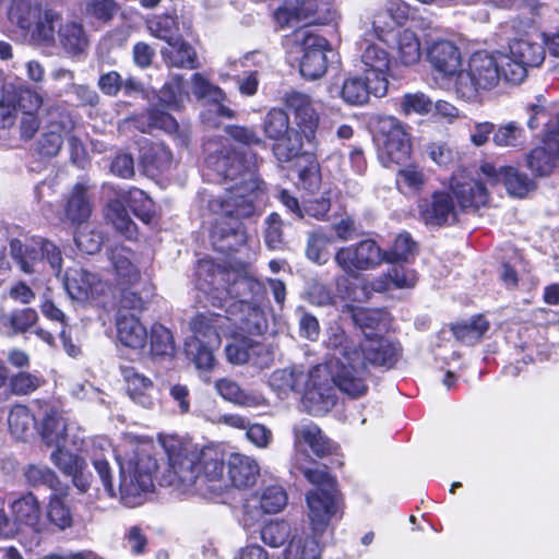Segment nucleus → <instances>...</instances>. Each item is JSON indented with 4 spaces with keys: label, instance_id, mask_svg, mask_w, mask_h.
<instances>
[{
    "label": "nucleus",
    "instance_id": "obj_1",
    "mask_svg": "<svg viewBox=\"0 0 559 559\" xmlns=\"http://www.w3.org/2000/svg\"><path fill=\"white\" fill-rule=\"evenodd\" d=\"M204 176L226 185L224 197L210 202L211 210L221 212L212 226V245L221 252L236 251L248 240L242 219L255 215L257 201L263 193L258 176L261 159L250 151L236 153L214 140L204 144Z\"/></svg>",
    "mask_w": 559,
    "mask_h": 559
},
{
    "label": "nucleus",
    "instance_id": "obj_2",
    "mask_svg": "<svg viewBox=\"0 0 559 559\" xmlns=\"http://www.w3.org/2000/svg\"><path fill=\"white\" fill-rule=\"evenodd\" d=\"M323 344L332 355V370L338 389L353 399L361 397L368 391L369 365L392 368L402 350L388 337L379 335L361 340L347 334L338 324L326 329Z\"/></svg>",
    "mask_w": 559,
    "mask_h": 559
},
{
    "label": "nucleus",
    "instance_id": "obj_3",
    "mask_svg": "<svg viewBox=\"0 0 559 559\" xmlns=\"http://www.w3.org/2000/svg\"><path fill=\"white\" fill-rule=\"evenodd\" d=\"M119 490L116 492L109 463L105 459H94L93 465L99 475L105 490L111 498L119 496L126 507H135L143 502L146 493L154 488V475L157 461L154 445L150 441H127L124 453L119 454Z\"/></svg>",
    "mask_w": 559,
    "mask_h": 559
},
{
    "label": "nucleus",
    "instance_id": "obj_4",
    "mask_svg": "<svg viewBox=\"0 0 559 559\" xmlns=\"http://www.w3.org/2000/svg\"><path fill=\"white\" fill-rule=\"evenodd\" d=\"M246 309L249 311L248 317L205 312L197 314L190 321L192 335L187 338L185 350L199 370L210 371L214 367V350L221 346L222 336L239 332L263 333L265 321L260 310L249 306Z\"/></svg>",
    "mask_w": 559,
    "mask_h": 559
},
{
    "label": "nucleus",
    "instance_id": "obj_5",
    "mask_svg": "<svg viewBox=\"0 0 559 559\" xmlns=\"http://www.w3.org/2000/svg\"><path fill=\"white\" fill-rule=\"evenodd\" d=\"M304 461L306 455L296 454L295 467L302 473L305 478L313 485V488L306 495L308 516L314 537L296 536L297 538L317 540V536L325 533L343 515V499L336 485V480L330 475L326 467H308ZM321 550V547H319Z\"/></svg>",
    "mask_w": 559,
    "mask_h": 559
},
{
    "label": "nucleus",
    "instance_id": "obj_6",
    "mask_svg": "<svg viewBox=\"0 0 559 559\" xmlns=\"http://www.w3.org/2000/svg\"><path fill=\"white\" fill-rule=\"evenodd\" d=\"M509 58L501 51H476L469 56L452 80L451 93L460 100L481 103L484 95L499 85L503 78Z\"/></svg>",
    "mask_w": 559,
    "mask_h": 559
},
{
    "label": "nucleus",
    "instance_id": "obj_7",
    "mask_svg": "<svg viewBox=\"0 0 559 559\" xmlns=\"http://www.w3.org/2000/svg\"><path fill=\"white\" fill-rule=\"evenodd\" d=\"M213 305L228 314L248 317L247 306L258 308L266 322L262 302L265 298L263 285L251 276L218 271L213 275Z\"/></svg>",
    "mask_w": 559,
    "mask_h": 559
},
{
    "label": "nucleus",
    "instance_id": "obj_8",
    "mask_svg": "<svg viewBox=\"0 0 559 559\" xmlns=\"http://www.w3.org/2000/svg\"><path fill=\"white\" fill-rule=\"evenodd\" d=\"M8 19L33 43L51 45L55 41L56 25L62 20V14L46 0H12L8 8Z\"/></svg>",
    "mask_w": 559,
    "mask_h": 559
},
{
    "label": "nucleus",
    "instance_id": "obj_9",
    "mask_svg": "<svg viewBox=\"0 0 559 559\" xmlns=\"http://www.w3.org/2000/svg\"><path fill=\"white\" fill-rule=\"evenodd\" d=\"M160 443L168 460V467L162 476V485L175 487L182 492H195L202 450L175 436L162 437Z\"/></svg>",
    "mask_w": 559,
    "mask_h": 559
},
{
    "label": "nucleus",
    "instance_id": "obj_10",
    "mask_svg": "<svg viewBox=\"0 0 559 559\" xmlns=\"http://www.w3.org/2000/svg\"><path fill=\"white\" fill-rule=\"evenodd\" d=\"M9 254L19 270L27 275L41 274L48 265L52 275L62 271V253L50 240L41 237L13 238L9 243Z\"/></svg>",
    "mask_w": 559,
    "mask_h": 559
},
{
    "label": "nucleus",
    "instance_id": "obj_11",
    "mask_svg": "<svg viewBox=\"0 0 559 559\" xmlns=\"http://www.w3.org/2000/svg\"><path fill=\"white\" fill-rule=\"evenodd\" d=\"M510 27L515 29L513 24ZM514 35L519 37L510 38L509 55H506L509 58L507 61L509 70L503 74L506 81L519 84L526 78L527 67H539L543 63L545 47L543 36L537 32L514 31Z\"/></svg>",
    "mask_w": 559,
    "mask_h": 559
},
{
    "label": "nucleus",
    "instance_id": "obj_12",
    "mask_svg": "<svg viewBox=\"0 0 559 559\" xmlns=\"http://www.w3.org/2000/svg\"><path fill=\"white\" fill-rule=\"evenodd\" d=\"M335 386L338 388L332 370V358L323 365L313 367L304 383L302 406L313 415L321 416L333 408L337 396Z\"/></svg>",
    "mask_w": 559,
    "mask_h": 559
},
{
    "label": "nucleus",
    "instance_id": "obj_13",
    "mask_svg": "<svg viewBox=\"0 0 559 559\" xmlns=\"http://www.w3.org/2000/svg\"><path fill=\"white\" fill-rule=\"evenodd\" d=\"M264 135L273 141L272 151L280 163H287L297 157L302 148L301 138L290 128L288 114L281 108L270 109L263 118Z\"/></svg>",
    "mask_w": 559,
    "mask_h": 559
},
{
    "label": "nucleus",
    "instance_id": "obj_14",
    "mask_svg": "<svg viewBox=\"0 0 559 559\" xmlns=\"http://www.w3.org/2000/svg\"><path fill=\"white\" fill-rule=\"evenodd\" d=\"M334 19L332 0H286L274 12V21L281 27L306 25H324Z\"/></svg>",
    "mask_w": 559,
    "mask_h": 559
},
{
    "label": "nucleus",
    "instance_id": "obj_15",
    "mask_svg": "<svg viewBox=\"0 0 559 559\" xmlns=\"http://www.w3.org/2000/svg\"><path fill=\"white\" fill-rule=\"evenodd\" d=\"M379 158L385 167L406 162L411 155V138L403 123L394 117L379 120Z\"/></svg>",
    "mask_w": 559,
    "mask_h": 559
},
{
    "label": "nucleus",
    "instance_id": "obj_16",
    "mask_svg": "<svg viewBox=\"0 0 559 559\" xmlns=\"http://www.w3.org/2000/svg\"><path fill=\"white\" fill-rule=\"evenodd\" d=\"M337 266L348 276L373 270L384 261L383 250L374 240L365 239L340 248L334 255Z\"/></svg>",
    "mask_w": 559,
    "mask_h": 559
},
{
    "label": "nucleus",
    "instance_id": "obj_17",
    "mask_svg": "<svg viewBox=\"0 0 559 559\" xmlns=\"http://www.w3.org/2000/svg\"><path fill=\"white\" fill-rule=\"evenodd\" d=\"M295 36L302 50L300 60L301 75L308 80L321 78L328 68L325 55L330 50L328 40L309 29H299Z\"/></svg>",
    "mask_w": 559,
    "mask_h": 559
},
{
    "label": "nucleus",
    "instance_id": "obj_18",
    "mask_svg": "<svg viewBox=\"0 0 559 559\" xmlns=\"http://www.w3.org/2000/svg\"><path fill=\"white\" fill-rule=\"evenodd\" d=\"M427 59L440 74L442 86L451 92L452 80L459 75L463 67L459 47L451 40H435L427 48Z\"/></svg>",
    "mask_w": 559,
    "mask_h": 559
},
{
    "label": "nucleus",
    "instance_id": "obj_19",
    "mask_svg": "<svg viewBox=\"0 0 559 559\" xmlns=\"http://www.w3.org/2000/svg\"><path fill=\"white\" fill-rule=\"evenodd\" d=\"M43 104V96L29 85L3 86L0 93V115L3 118V126L13 123V115L16 108L22 110L23 114L36 112Z\"/></svg>",
    "mask_w": 559,
    "mask_h": 559
},
{
    "label": "nucleus",
    "instance_id": "obj_20",
    "mask_svg": "<svg viewBox=\"0 0 559 559\" xmlns=\"http://www.w3.org/2000/svg\"><path fill=\"white\" fill-rule=\"evenodd\" d=\"M40 435L47 445L71 444L80 449L84 443V435L80 427L73 421H68L56 411L45 415Z\"/></svg>",
    "mask_w": 559,
    "mask_h": 559
},
{
    "label": "nucleus",
    "instance_id": "obj_21",
    "mask_svg": "<svg viewBox=\"0 0 559 559\" xmlns=\"http://www.w3.org/2000/svg\"><path fill=\"white\" fill-rule=\"evenodd\" d=\"M460 211L452 194L447 191L435 192L430 199H423L418 203L420 218L430 226L454 224Z\"/></svg>",
    "mask_w": 559,
    "mask_h": 559
},
{
    "label": "nucleus",
    "instance_id": "obj_22",
    "mask_svg": "<svg viewBox=\"0 0 559 559\" xmlns=\"http://www.w3.org/2000/svg\"><path fill=\"white\" fill-rule=\"evenodd\" d=\"M285 104L293 112L299 136H304L308 143H313L319 126V114L313 107L309 95L300 92H292L286 95Z\"/></svg>",
    "mask_w": 559,
    "mask_h": 559
},
{
    "label": "nucleus",
    "instance_id": "obj_23",
    "mask_svg": "<svg viewBox=\"0 0 559 559\" xmlns=\"http://www.w3.org/2000/svg\"><path fill=\"white\" fill-rule=\"evenodd\" d=\"M64 288L69 296L78 301H99L109 286L102 282L97 275L83 269H70L64 276Z\"/></svg>",
    "mask_w": 559,
    "mask_h": 559
},
{
    "label": "nucleus",
    "instance_id": "obj_24",
    "mask_svg": "<svg viewBox=\"0 0 559 559\" xmlns=\"http://www.w3.org/2000/svg\"><path fill=\"white\" fill-rule=\"evenodd\" d=\"M559 159V127L556 122L547 123L543 146L536 147L527 155V167L537 176L549 175Z\"/></svg>",
    "mask_w": 559,
    "mask_h": 559
},
{
    "label": "nucleus",
    "instance_id": "obj_25",
    "mask_svg": "<svg viewBox=\"0 0 559 559\" xmlns=\"http://www.w3.org/2000/svg\"><path fill=\"white\" fill-rule=\"evenodd\" d=\"M361 62L364 64L365 75L376 81L377 97H382L388 91V73L390 69V53L378 44H368L362 51Z\"/></svg>",
    "mask_w": 559,
    "mask_h": 559
},
{
    "label": "nucleus",
    "instance_id": "obj_26",
    "mask_svg": "<svg viewBox=\"0 0 559 559\" xmlns=\"http://www.w3.org/2000/svg\"><path fill=\"white\" fill-rule=\"evenodd\" d=\"M480 169L490 183L502 182L512 197L523 198L534 189V182L513 167L496 168L491 164H485Z\"/></svg>",
    "mask_w": 559,
    "mask_h": 559
},
{
    "label": "nucleus",
    "instance_id": "obj_27",
    "mask_svg": "<svg viewBox=\"0 0 559 559\" xmlns=\"http://www.w3.org/2000/svg\"><path fill=\"white\" fill-rule=\"evenodd\" d=\"M226 487L224 479V462L213 452L202 451L200 477L195 492L201 495H219Z\"/></svg>",
    "mask_w": 559,
    "mask_h": 559
},
{
    "label": "nucleus",
    "instance_id": "obj_28",
    "mask_svg": "<svg viewBox=\"0 0 559 559\" xmlns=\"http://www.w3.org/2000/svg\"><path fill=\"white\" fill-rule=\"evenodd\" d=\"M374 86L376 81L372 78L353 75L346 78L342 85L331 86L329 93L332 97H340L347 105L361 106L368 103L371 94L376 96Z\"/></svg>",
    "mask_w": 559,
    "mask_h": 559
},
{
    "label": "nucleus",
    "instance_id": "obj_29",
    "mask_svg": "<svg viewBox=\"0 0 559 559\" xmlns=\"http://www.w3.org/2000/svg\"><path fill=\"white\" fill-rule=\"evenodd\" d=\"M122 376L129 397L143 408H154L158 400L154 382L133 367L122 368Z\"/></svg>",
    "mask_w": 559,
    "mask_h": 559
},
{
    "label": "nucleus",
    "instance_id": "obj_30",
    "mask_svg": "<svg viewBox=\"0 0 559 559\" xmlns=\"http://www.w3.org/2000/svg\"><path fill=\"white\" fill-rule=\"evenodd\" d=\"M450 190L461 211L479 207L488 200L486 187L476 179L454 176Z\"/></svg>",
    "mask_w": 559,
    "mask_h": 559
},
{
    "label": "nucleus",
    "instance_id": "obj_31",
    "mask_svg": "<svg viewBox=\"0 0 559 559\" xmlns=\"http://www.w3.org/2000/svg\"><path fill=\"white\" fill-rule=\"evenodd\" d=\"M51 109L48 111V131H46L38 141V151L44 156H56L63 143L64 134L71 133L75 128V122L71 115L61 112L59 120L51 119Z\"/></svg>",
    "mask_w": 559,
    "mask_h": 559
},
{
    "label": "nucleus",
    "instance_id": "obj_32",
    "mask_svg": "<svg viewBox=\"0 0 559 559\" xmlns=\"http://www.w3.org/2000/svg\"><path fill=\"white\" fill-rule=\"evenodd\" d=\"M93 211L88 188L84 183H76L66 200L63 207L64 222L81 226L87 223Z\"/></svg>",
    "mask_w": 559,
    "mask_h": 559
},
{
    "label": "nucleus",
    "instance_id": "obj_33",
    "mask_svg": "<svg viewBox=\"0 0 559 559\" xmlns=\"http://www.w3.org/2000/svg\"><path fill=\"white\" fill-rule=\"evenodd\" d=\"M10 509L17 525L29 527L35 533H39L43 530L44 523L40 504L32 492L13 500Z\"/></svg>",
    "mask_w": 559,
    "mask_h": 559
},
{
    "label": "nucleus",
    "instance_id": "obj_34",
    "mask_svg": "<svg viewBox=\"0 0 559 559\" xmlns=\"http://www.w3.org/2000/svg\"><path fill=\"white\" fill-rule=\"evenodd\" d=\"M230 484L236 488L253 486L260 474L257 461L243 454H231L227 462Z\"/></svg>",
    "mask_w": 559,
    "mask_h": 559
},
{
    "label": "nucleus",
    "instance_id": "obj_35",
    "mask_svg": "<svg viewBox=\"0 0 559 559\" xmlns=\"http://www.w3.org/2000/svg\"><path fill=\"white\" fill-rule=\"evenodd\" d=\"M216 392L226 401L242 407H258L266 404L265 397L257 391H246L229 379L222 378L215 382Z\"/></svg>",
    "mask_w": 559,
    "mask_h": 559
},
{
    "label": "nucleus",
    "instance_id": "obj_36",
    "mask_svg": "<svg viewBox=\"0 0 559 559\" xmlns=\"http://www.w3.org/2000/svg\"><path fill=\"white\" fill-rule=\"evenodd\" d=\"M295 445L297 449L308 445L317 456H324L331 451L329 439L312 421H302L294 427Z\"/></svg>",
    "mask_w": 559,
    "mask_h": 559
},
{
    "label": "nucleus",
    "instance_id": "obj_37",
    "mask_svg": "<svg viewBox=\"0 0 559 559\" xmlns=\"http://www.w3.org/2000/svg\"><path fill=\"white\" fill-rule=\"evenodd\" d=\"M117 337L122 345L139 349L144 347L147 332L134 314L120 313L117 319Z\"/></svg>",
    "mask_w": 559,
    "mask_h": 559
},
{
    "label": "nucleus",
    "instance_id": "obj_38",
    "mask_svg": "<svg viewBox=\"0 0 559 559\" xmlns=\"http://www.w3.org/2000/svg\"><path fill=\"white\" fill-rule=\"evenodd\" d=\"M258 504L262 513L273 514L281 512L287 504V493L280 485L266 486L260 495H255L247 500L245 510L250 512V509L257 508Z\"/></svg>",
    "mask_w": 559,
    "mask_h": 559
},
{
    "label": "nucleus",
    "instance_id": "obj_39",
    "mask_svg": "<svg viewBox=\"0 0 559 559\" xmlns=\"http://www.w3.org/2000/svg\"><path fill=\"white\" fill-rule=\"evenodd\" d=\"M226 358L233 365H243L252 362L253 365H262L266 362L260 357L266 353L265 346L251 340H240L228 344L225 348Z\"/></svg>",
    "mask_w": 559,
    "mask_h": 559
},
{
    "label": "nucleus",
    "instance_id": "obj_40",
    "mask_svg": "<svg viewBox=\"0 0 559 559\" xmlns=\"http://www.w3.org/2000/svg\"><path fill=\"white\" fill-rule=\"evenodd\" d=\"M192 93L198 99H204L212 103L215 111L219 116L227 118L233 117L229 108L225 107L222 103L225 99L224 92L216 85L212 84L203 74L194 73L192 75Z\"/></svg>",
    "mask_w": 559,
    "mask_h": 559
},
{
    "label": "nucleus",
    "instance_id": "obj_41",
    "mask_svg": "<svg viewBox=\"0 0 559 559\" xmlns=\"http://www.w3.org/2000/svg\"><path fill=\"white\" fill-rule=\"evenodd\" d=\"M306 379L307 373L300 368L287 367L274 370L269 378V385L278 396H282L300 391Z\"/></svg>",
    "mask_w": 559,
    "mask_h": 559
},
{
    "label": "nucleus",
    "instance_id": "obj_42",
    "mask_svg": "<svg viewBox=\"0 0 559 559\" xmlns=\"http://www.w3.org/2000/svg\"><path fill=\"white\" fill-rule=\"evenodd\" d=\"M353 321L361 331L364 340L379 336L389 328L388 314L378 309H356Z\"/></svg>",
    "mask_w": 559,
    "mask_h": 559
},
{
    "label": "nucleus",
    "instance_id": "obj_43",
    "mask_svg": "<svg viewBox=\"0 0 559 559\" xmlns=\"http://www.w3.org/2000/svg\"><path fill=\"white\" fill-rule=\"evenodd\" d=\"M134 252L124 246H116L110 249L109 259L123 284L132 285L140 280V271L134 263Z\"/></svg>",
    "mask_w": 559,
    "mask_h": 559
},
{
    "label": "nucleus",
    "instance_id": "obj_44",
    "mask_svg": "<svg viewBox=\"0 0 559 559\" xmlns=\"http://www.w3.org/2000/svg\"><path fill=\"white\" fill-rule=\"evenodd\" d=\"M38 321V313L33 308L14 309L0 317V329L9 336L31 331Z\"/></svg>",
    "mask_w": 559,
    "mask_h": 559
},
{
    "label": "nucleus",
    "instance_id": "obj_45",
    "mask_svg": "<svg viewBox=\"0 0 559 559\" xmlns=\"http://www.w3.org/2000/svg\"><path fill=\"white\" fill-rule=\"evenodd\" d=\"M57 34L60 45L69 55L82 53L88 46V37L79 22L70 21L61 24Z\"/></svg>",
    "mask_w": 559,
    "mask_h": 559
},
{
    "label": "nucleus",
    "instance_id": "obj_46",
    "mask_svg": "<svg viewBox=\"0 0 559 559\" xmlns=\"http://www.w3.org/2000/svg\"><path fill=\"white\" fill-rule=\"evenodd\" d=\"M133 124L143 133L152 132L155 129L173 133L178 129V122L175 118L157 108H151L146 114L135 117Z\"/></svg>",
    "mask_w": 559,
    "mask_h": 559
},
{
    "label": "nucleus",
    "instance_id": "obj_47",
    "mask_svg": "<svg viewBox=\"0 0 559 559\" xmlns=\"http://www.w3.org/2000/svg\"><path fill=\"white\" fill-rule=\"evenodd\" d=\"M143 167L147 174L155 175L168 170L173 164L171 152L163 143H151L141 154Z\"/></svg>",
    "mask_w": 559,
    "mask_h": 559
},
{
    "label": "nucleus",
    "instance_id": "obj_48",
    "mask_svg": "<svg viewBox=\"0 0 559 559\" xmlns=\"http://www.w3.org/2000/svg\"><path fill=\"white\" fill-rule=\"evenodd\" d=\"M162 56L164 61L171 67L194 69L198 66L194 49L179 37L162 50Z\"/></svg>",
    "mask_w": 559,
    "mask_h": 559
},
{
    "label": "nucleus",
    "instance_id": "obj_49",
    "mask_svg": "<svg viewBox=\"0 0 559 559\" xmlns=\"http://www.w3.org/2000/svg\"><path fill=\"white\" fill-rule=\"evenodd\" d=\"M159 104L167 109L177 110L189 100V93L181 76H173L164 84L158 94Z\"/></svg>",
    "mask_w": 559,
    "mask_h": 559
},
{
    "label": "nucleus",
    "instance_id": "obj_50",
    "mask_svg": "<svg viewBox=\"0 0 559 559\" xmlns=\"http://www.w3.org/2000/svg\"><path fill=\"white\" fill-rule=\"evenodd\" d=\"M106 217L112 226L126 238L132 239L136 235V226L130 218L123 202L116 198L106 209Z\"/></svg>",
    "mask_w": 559,
    "mask_h": 559
},
{
    "label": "nucleus",
    "instance_id": "obj_51",
    "mask_svg": "<svg viewBox=\"0 0 559 559\" xmlns=\"http://www.w3.org/2000/svg\"><path fill=\"white\" fill-rule=\"evenodd\" d=\"M397 58L404 66H414L421 58V47L417 34L408 28L397 35Z\"/></svg>",
    "mask_w": 559,
    "mask_h": 559
},
{
    "label": "nucleus",
    "instance_id": "obj_52",
    "mask_svg": "<svg viewBox=\"0 0 559 559\" xmlns=\"http://www.w3.org/2000/svg\"><path fill=\"white\" fill-rule=\"evenodd\" d=\"M66 498L67 490L60 488L52 492L48 503V519L60 530L70 527L73 522L71 511L66 504Z\"/></svg>",
    "mask_w": 559,
    "mask_h": 559
},
{
    "label": "nucleus",
    "instance_id": "obj_53",
    "mask_svg": "<svg viewBox=\"0 0 559 559\" xmlns=\"http://www.w3.org/2000/svg\"><path fill=\"white\" fill-rule=\"evenodd\" d=\"M123 204L133 211V213L143 222L147 223L153 215V201L146 193L140 189L133 188L118 194Z\"/></svg>",
    "mask_w": 559,
    "mask_h": 559
},
{
    "label": "nucleus",
    "instance_id": "obj_54",
    "mask_svg": "<svg viewBox=\"0 0 559 559\" xmlns=\"http://www.w3.org/2000/svg\"><path fill=\"white\" fill-rule=\"evenodd\" d=\"M388 280L397 288H412L417 283V275L414 270L404 266H393L389 270L388 274L374 281L371 288L377 292H382L388 288Z\"/></svg>",
    "mask_w": 559,
    "mask_h": 559
},
{
    "label": "nucleus",
    "instance_id": "obj_55",
    "mask_svg": "<svg viewBox=\"0 0 559 559\" xmlns=\"http://www.w3.org/2000/svg\"><path fill=\"white\" fill-rule=\"evenodd\" d=\"M488 328L489 324L487 320L484 317L478 316L454 325L452 330L460 342L473 345L483 337Z\"/></svg>",
    "mask_w": 559,
    "mask_h": 559
},
{
    "label": "nucleus",
    "instance_id": "obj_56",
    "mask_svg": "<svg viewBox=\"0 0 559 559\" xmlns=\"http://www.w3.org/2000/svg\"><path fill=\"white\" fill-rule=\"evenodd\" d=\"M332 241V236L321 229L309 234L306 249L307 258L320 265L326 263L330 258L329 247Z\"/></svg>",
    "mask_w": 559,
    "mask_h": 559
},
{
    "label": "nucleus",
    "instance_id": "obj_57",
    "mask_svg": "<svg viewBox=\"0 0 559 559\" xmlns=\"http://www.w3.org/2000/svg\"><path fill=\"white\" fill-rule=\"evenodd\" d=\"M35 418L28 408L23 405H15L9 413L8 424L11 433L16 439H25L32 432Z\"/></svg>",
    "mask_w": 559,
    "mask_h": 559
},
{
    "label": "nucleus",
    "instance_id": "obj_58",
    "mask_svg": "<svg viewBox=\"0 0 559 559\" xmlns=\"http://www.w3.org/2000/svg\"><path fill=\"white\" fill-rule=\"evenodd\" d=\"M150 34L158 39L173 44L178 32L177 20L169 14L154 15L146 21Z\"/></svg>",
    "mask_w": 559,
    "mask_h": 559
},
{
    "label": "nucleus",
    "instance_id": "obj_59",
    "mask_svg": "<svg viewBox=\"0 0 559 559\" xmlns=\"http://www.w3.org/2000/svg\"><path fill=\"white\" fill-rule=\"evenodd\" d=\"M415 251L416 242L409 234L403 233L396 236L389 251H383L384 261L389 263L408 262L415 255Z\"/></svg>",
    "mask_w": 559,
    "mask_h": 559
},
{
    "label": "nucleus",
    "instance_id": "obj_60",
    "mask_svg": "<svg viewBox=\"0 0 559 559\" xmlns=\"http://www.w3.org/2000/svg\"><path fill=\"white\" fill-rule=\"evenodd\" d=\"M68 444L55 445L50 454L51 463L64 475H72L83 468L84 461L67 449Z\"/></svg>",
    "mask_w": 559,
    "mask_h": 559
},
{
    "label": "nucleus",
    "instance_id": "obj_61",
    "mask_svg": "<svg viewBox=\"0 0 559 559\" xmlns=\"http://www.w3.org/2000/svg\"><path fill=\"white\" fill-rule=\"evenodd\" d=\"M74 241L82 252L94 254L98 252L102 247L103 235L95 226L85 223L75 231Z\"/></svg>",
    "mask_w": 559,
    "mask_h": 559
},
{
    "label": "nucleus",
    "instance_id": "obj_62",
    "mask_svg": "<svg viewBox=\"0 0 559 559\" xmlns=\"http://www.w3.org/2000/svg\"><path fill=\"white\" fill-rule=\"evenodd\" d=\"M24 476L27 484L32 486L45 485L52 491H58L62 488L57 474L44 465H28L24 471Z\"/></svg>",
    "mask_w": 559,
    "mask_h": 559
},
{
    "label": "nucleus",
    "instance_id": "obj_63",
    "mask_svg": "<svg viewBox=\"0 0 559 559\" xmlns=\"http://www.w3.org/2000/svg\"><path fill=\"white\" fill-rule=\"evenodd\" d=\"M425 175L416 166L401 168L396 175V186L404 194L417 193L425 185Z\"/></svg>",
    "mask_w": 559,
    "mask_h": 559
},
{
    "label": "nucleus",
    "instance_id": "obj_64",
    "mask_svg": "<svg viewBox=\"0 0 559 559\" xmlns=\"http://www.w3.org/2000/svg\"><path fill=\"white\" fill-rule=\"evenodd\" d=\"M284 559H320L316 540L294 537L284 550Z\"/></svg>",
    "mask_w": 559,
    "mask_h": 559
}]
</instances>
